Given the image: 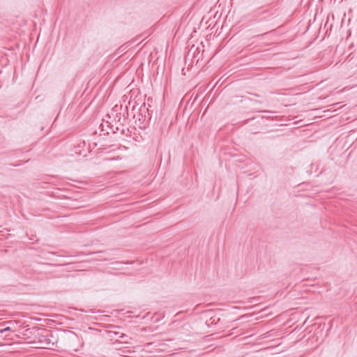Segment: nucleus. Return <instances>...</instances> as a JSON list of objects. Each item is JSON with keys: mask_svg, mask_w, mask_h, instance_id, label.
I'll return each mask as SVG.
<instances>
[{"mask_svg": "<svg viewBox=\"0 0 357 357\" xmlns=\"http://www.w3.org/2000/svg\"><path fill=\"white\" fill-rule=\"evenodd\" d=\"M146 112L149 114V109H148V108L146 107V105L144 103L142 105H141V107L139 109L138 120L140 121H144L146 119Z\"/></svg>", "mask_w": 357, "mask_h": 357, "instance_id": "f257e3e1", "label": "nucleus"}, {"mask_svg": "<svg viewBox=\"0 0 357 357\" xmlns=\"http://www.w3.org/2000/svg\"><path fill=\"white\" fill-rule=\"evenodd\" d=\"M124 336H126V335H125V334H122V335H121V337L122 338V337H123Z\"/></svg>", "mask_w": 357, "mask_h": 357, "instance_id": "423d86ee", "label": "nucleus"}, {"mask_svg": "<svg viewBox=\"0 0 357 357\" xmlns=\"http://www.w3.org/2000/svg\"><path fill=\"white\" fill-rule=\"evenodd\" d=\"M40 342H45L46 344H50L51 342V340L50 338L47 337L46 336H42L40 339Z\"/></svg>", "mask_w": 357, "mask_h": 357, "instance_id": "f03ea898", "label": "nucleus"}, {"mask_svg": "<svg viewBox=\"0 0 357 357\" xmlns=\"http://www.w3.org/2000/svg\"><path fill=\"white\" fill-rule=\"evenodd\" d=\"M135 105H133L132 106V110H135Z\"/></svg>", "mask_w": 357, "mask_h": 357, "instance_id": "6e6552de", "label": "nucleus"}, {"mask_svg": "<svg viewBox=\"0 0 357 357\" xmlns=\"http://www.w3.org/2000/svg\"><path fill=\"white\" fill-rule=\"evenodd\" d=\"M210 321H211V324H213V323H214V321H215V319H213V318H211V319H210Z\"/></svg>", "mask_w": 357, "mask_h": 357, "instance_id": "39448f33", "label": "nucleus"}, {"mask_svg": "<svg viewBox=\"0 0 357 357\" xmlns=\"http://www.w3.org/2000/svg\"><path fill=\"white\" fill-rule=\"evenodd\" d=\"M7 324H11V325H13V326H15L16 324V323L15 321H10L4 322L3 325Z\"/></svg>", "mask_w": 357, "mask_h": 357, "instance_id": "20e7f679", "label": "nucleus"}, {"mask_svg": "<svg viewBox=\"0 0 357 357\" xmlns=\"http://www.w3.org/2000/svg\"><path fill=\"white\" fill-rule=\"evenodd\" d=\"M150 100H151V101H152V98H148V101H150Z\"/></svg>", "mask_w": 357, "mask_h": 357, "instance_id": "0eeeda50", "label": "nucleus"}, {"mask_svg": "<svg viewBox=\"0 0 357 357\" xmlns=\"http://www.w3.org/2000/svg\"><path fill=\"white\" fill-rule=\"evenodd\" d=\"M12 330H13L12 327H10V326L4 327V328L0 329V333H3L8 332V331H11Z\"/></svg>", "mask_w": 357, "mask_h": 357, "instance_id": "7ed1b4c3", "label": "nucleus"}]
</instances>
